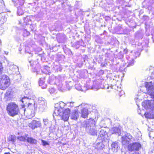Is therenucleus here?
Returning a JSON list of instances; mask_svg holds the SVG:
<instances>
[{
    "label": "nucleus",
    "instance_id": "4be33fe9",
    "mask_svg": "<svg viewBox=\"0 0 154 154\" xmlns=\"http://www.w3.org/2000/svg\"><path fill=\"white\" fill-rule=\"evenodd\" d=\"M8 140L14 143L16 140V136L14 135L10 136L8 138Z\"/></svg>",
    "mask_w": 154,
    "mask_h": 154
},
{
    "label": "nucleus",
    "instance_id": "5701e85b",
    "mask_svg": "<svg viewBox=\"0 0 154 154\" xmlns=\"http://www.w3.org/2000/svg\"><path fill=\"white\" fill-rule=\"evenodd\" d=\"M38 104L40 105H46V102L44 98L40 97L38 99Z\"/></svg>",
    "mask_w": 154,
    "mask_h": 154
},
{
    "label": "nucleus",
    "instance_id": "a19ab883",
    "mask_svg": "<svg viewBox=\"0 0 154 154\" xmlns=\"http://www.w3.org/2000/svg\"><path fill=\"white\" fill-rule=\"evenodd\" d=\"M34 116V113H33V114H32L31 115V116Z\"/></svg>",
    "mask_w": 154,
    "mask_h": 154
},
{
    "label": "nucleus",
    "instance_id": "bb28decb",
    "mask_svg": "<svg viewBox=\"0 0 154 154\" xmlns=\"http://www.w3.org/2000/svg\"><path fill=\"white\" fill-rule=\"evenodd\" d=\"M27 137L26 136H21L18 137L17 138L20 141H25L26 140Z\"/></svg>",
    "mask_w": 154,
    "mask_h": 154
},
{
    "label": "nucleus",
    "instance_id": "f8f14e48",
    "mask_svg": "<svg viewBox=\"0 0 154 154\" xmlns=\"http://www.w3.org/2000/svg\"><path fill=\"white\" fill-rule=\"evenodd\" d=\"M79 113L77 110H75L71 116V118L74 120H76L79 116Z\"/></svg>",
    "mask_w": 154,
    "mask_h": 154
},
{
    "label": "nucleus",
    "instance_id": "2f4dec72",
    "mask_svg": "<svg viewBox=\"0 0 154 154\" xmlns=\"http://www.w3.org/2000/svg\"><path fill=\"white\" fill-rule=\"evenodd\" d=\"M41 141L42 144L43 146H45L46 145H49V143L47 142L42 140Z\"/></svg>",
    "mask_w": 154,
    "mask_h": 154
},
{
    "label": "nucleus",
    "instance_id": "4c0bfd02",
    "mask_svg": "<svg viewBox=\"0 0 154 154\" xmlns=\"http://www.w3.org/2000/svg\"><path fill=\"white\" fill-rule=\"evenodd\" d=\"M26 98L25 97H23L22 98V100H21V101H22V102L23 103L24 102L26 101L25 100V99H26ZM27 99H28V98H27Z\"/></svg>",
    "mask_w": 154,
    "mask_h": 154
},
{
    "label": "nucleus",
    "instance_id": "72a5a7b5",
    "mask_svg": "<svg viewBox=\"0 0 154 154\" xmlns=\"http://www.w3.org/2000/svg\"><path fill=\"white\" fill-rule=\"evenodd\" d=\"M43 122L45 125L47 126L48 124V120L47 119H44L43 120Z\"/></svg>",
    "mask_w": 154,
    "mask_h": 154
},
{
    "label": "nucleus",
    "instance_id": "c9c22d12",
    "mask_svg": "<svg viewBox=\"0 0 154 154\" xmlns=\"http://www.w3.org/2000/svg\"><path fill=\"white\" fill-rule=\"evenodd\" d=\"M49 91L51 94H52L55 91L54 89L53 88H52L51 89H49Z\"/></svg>",
    "mask_w": 154,
    "mask_h": 154
},
{
    "label": "nucleus",
    "instance_id": "7ed1b4c3",
    "mask_svg": "<svg viewBox=\"0 0 154 154\" xmlns=\"http://www.w3.org/2000/svg\"><path fill=\"white\" fill-rule=\"evenodd\" d=\"M6 110L9 115L12 117L17 115L19 112L18 105L14 102L10 103L8 104Z\"/></svg>",
    "mask_w": 154,
    "mask_h": 154
},
{
    "label": "nucleus",
    "instance_id": "c85d7f7f",
    "mask_svg": "<svg viewBox=\"0 0 154 154\" xmlns=\"http://www.w3.org/2000/svg\"><path fill=\"white\" fill-rule=\"evenodd\" d=\"M150 114L148 113H145V116L146 118L149 119H152L154 118V116H152V117L150 116Z\"/></svg>",
    "mask_w": 154,
    "mask_h": 154
},
{
    "label": "nucleus",
    "instance_id": "e433bc0d",
    "mask_svg": "<svg viewBox=\"0 0 154 154\" xmlns=\"http://www.w3.org/2000/svg\"><path fill=\"white\" fill-rule=\"evenodd\" d=\"M116 89L120 93H121L122 94L124 93V91H122L121 88H119L118 87H117V89L116 88Z\"/></svg>",
    "mask_w": 154,
    "mask_h": 154
},
{
    "label": "nucleus",
    "instance_id": "f257e3e1",
    "mask_svg": "<svg viewBox=\"0 0 154 154\" xmlns=\"http://www.w3.org/2000/svg\"><path fill=\"white\" fill-rule=\"evenodd\" d=\"M95 125V122L94 119H89L84 121L82 123V127L85 128L86 131L92 135H96L97 131L93 128Z\"/></svg>",
    "mask_w": 154,
    "mask_h": 154
},
{
    "label": "nucleus",
    "instance_id": "b1692460",
    "mask_svg": "<svg viewBox=\"0 0 154 154\" xmlns=\"http://www.w3.org/2000/svg\"><path fill=\"white\" fill-rule=\"evenodd\" d=\"M24 23L26 24H30L31 23V19L30 16H27L24 18Z\"/></svg>",
    "mask_w": 154,
    "mask_h": 154
},
{
    "label": "nucleus",
    "instance_id": "9b49d317",
    "mask_svg": "<svg viewBox=\"0 0 154 154\" xmlns=\"http://www.w3.org/2000/svg\"><path fill=\"white\" fill-rule=\"evenodd\" d=\"M121 129L118 127H114L110 130L109 132L112 134H117L120 135L121 132Z\"/></svg>",
    "mask_w": 154,
    "mask_h": 154
},
{
    "label": "nucleus",
    "instance_id": "aec40b11",
    "mask_svg": "<svg viewBox=\"0 0 154 154\" xmlns=\"http://www.w3.org/2000/svg\"><path fill=\"white\" fill-rule=\"evenodd\" d=\"M26 140L27 142L31 144H35L37 143V140L32 137H27Z\"/></svg>",
    "mask_w": 154,
    "mask_h": 154
},
{
    "label": "nucleus",
    "instance_id": "f03ea898",
    "mask_svg": "<svg viewBox=\"0 0 154 154\" xmlns=\"http://www.w3.org/2000/svg\"><path fill=\"white\" fill-rule=\"evenodd\" d=\"M70 111L69 108L65 109L60 108L54 110V113L56 116H59L60 119L64 121H67L69 118Z\"/></svg>",
    "mask_w": 154,
    "mask_h": 154
},
{
    "label": "nucleus",
    "instance_id": "c03bdc74",
    "mask_svg": "<svg viewBox=\"0 0 154 154\" xmlns=\"http://www.w3.org/2000/svg\"><path fill=\"white\" fill-rule=\"evenodd\" d=\"M115 87H116V85H115Z\"/></svg>",
    "mask_w": 154,
    "mask_h": 154
},
{
    "label": "nucleus",
    "instance_id": "9d476101",
    "mask_svg": "<svg viewBox=\"0 0 154 154\" xmlns=\"http://www.w3.org/2000/svg\"><path fill=\"white\" fill-rule=\"evenodd\" d=\"M9 69L8 72L10 74H14L18 70V67L15 65L13 64L9 65Z\"/></svg>",
    "mask_w": 154,
    "mask_h": 154
},
{
    "label": "nucleus",
    "instance_id": "f704fd0d",
    "mask_svg": "<svg viewBox=\"0 0 154 154\" xmlns=\"http://www.w3.org/2000/svg\"><path fill=\"white\" fill-rule=\"evenodd\" d=\"M3 68L2 63L0 62V75L2 73Z\"/></svg>",
    "mask_w": 154,
    "mask_h": 154
},
{
    "label": "nucleus",
    "instance_id": "473e14b6",
    "mask_svg": "<svg viewBox=\"0 0 154 154\" xmlns=\"http://www.w3.org/2000/svg\"><path fill=\"white\" fill-rule=\"evenodd\" d=\"M134 60L133 59L131 61H130V62L129 63V64L127 65V66L129 67L133 65L134 64Z\"/></svg>",
    "mask_w": 154,
    "mask_h": 154
},
{
    "label": "nucleus",
    "instance_id": "a211bd4d",
    "mask_svg": "<svg viewBox=\"0 0 154 154\" xmlns=\"http://www.w3.org/2000/svg\"><path fill=\"white\" fill-rule=\"evenodd\" d=\"M81 114L82 117L84 118H86L89 114L88 109L86 108L83 109L81 111Z\"/></svg>",
    "mask_w": 154,
    "mask_h": 154
},
{
    "label": "nucleus",
    "instance_id": "dca6fc26",
    "mask_svg": "<svg viewBox=\"0 0 154 154\" xmlns=\"http://www.w3.org/2000/svg\"><path fill=\"white\" fill-rule=\"evenodd\" d=\"M100 88H106L109 89V87L108 86V85H106L105 86L103 85V86H102V85H100V86H97V85H94V86L92 87V89L94 90V91H96L98 90Z\"/></svg>",
    "mask_w": 154,
    "mask_h": 154
},
{
    "label": "nucleus",
    "instance_id": "6ab92c4d",
    "mask_svg": "<svg viewBox=\"0 0 154 154\" xmlns=\"http://www.w3.org/2000/svg\"><path fill=\"white\" fill-rule=\"evenodd\" d=\"M13 1L14 2V4L16 6H18V5L22 6L23 5L25 0H13Z\"/></svg>",
    "mask_w": 154,
    "mask_h": 154
},
{
    "label": "nucleus",
    "instance_id": "79ce46f5",
    "mask_svg": "<svg viewBox=\"0 0 154 154\" xmlns=\"http://www.w3.org/2000/svg\"><path fill=\"white\" fill-rule=\"evenodd\" d=\"M4 154H10L9 153L7 152V153H5Z\"/></svg>",
    "mask_w": 154,
    "mask_h": 154
},
{
    "label": "nucleus",
    "instance_id": "cd10ccee",
    "mask_svg": "<svg viewBox=\"0 0 154 154\" xmlns=\"http://www.w3.org/2000/svg\"><path fill=\"white\" fill-rule=\"evenodd\" d=\"M38 107L39 109L41 111H43L44 109H45L46 107V105H40L38 104Z\"/></svg>",
    "mask_w": 154,
    "mask_h": 154
},
{
    "label": "nucleus",
    "instance_id": "2eb2a0df",
    "mask_svg": "<svg viewBox=\"0 0 154 154\" xmlns=\"http://www.w3.org/2000/svg\"><path fill=\"white\" fill-rule=\"evenodd\" d=\"M107 133L106 131L101 129L99 133V136L101 137L102 140H104L107 135Z\"/></svg>",
    "mask_w": 154,
    "mask_h": 154
},
{
    "label": "nucleus",
    "instance_id": "c756f323",
    "mask_svg": "<svg viewBox=\"0 0 154 154\" xmlns=\"http://www.w3.org/2000/svg\"><path fill=\"white\" fill-rule=\"evenodd\" d=\"M23 36L24 37L27 36L29 34V32L26 31V29L24 30L23 31Z\"/></svg>",
    "mask_w": 154,
    "mask_h": 154
},
{
    "label": "nucleus",
    "instance_id": "20e7f679",
    "mask_svg": "<svg viewBox=\"0 0 154 154\" xmlns=\"http://www.w3.org/2000/svg\"><path fill=\"white\" fill-rule=\"evenodd\" d=\"M10 84L9 77L6 75H3L0 78V88L5 89Z\"/></svg>",
    "mask_w": 154,
    "mask_h": 154
},
{
    "label": "nucleus",
    "instance_id": "6e6552de",
    "mask_svg": "<svg viewBox=\"0 0 154 154\" xmlns=\"http://www.w3.org/2000/svg\"><path fill=\"white\" fill-rule=\"evenodd\" d=\"M142 106L146 109H151L154 110V100H146L144 101L142 103Z\"/></svg>",
    "mask_w": 154,
    "mask_h": 154
},
{
    "label": "nucleus",
    "instance_id": "58836bf2",
    "mask_svg": "<svg viewBox=\"0 0 154 154\" xmlns=\"http://www.w3.org/2000/svg\"><path fill=\"white\" fill-rule=\"evenodd\" d=\"M3 24V22L2 21H0V26H1Z\"/></svg>",
    "mask_w": 154,
    "mask_h": 154
},
{
    "label": "nucleus",
    "instance_id": "a878e982",
    "mask_svg": "<svg viewBox=\"0 0 154 154\" xmlns=\"http://www.w3.org/2000/svg\"><path fill=\"white\" fill-rule=\"evenodd\" d=\"M17 14L19 15H22L23 13V10L21 9V8L20 7L17 8Z\"/></svg>",
    "mask_w": 154,
    "mask_h": 154
},
{
    "label": "nucleus",
    "instance_id": "4468645a",
    "mask_svg": "<svg viewBox=\"0 0 154 154\" xmlns=\"http://www.w3.org/2000/svg\"><path fill=\"white\" fill-rule=\"evenodd\" d=\"M45 78H41L39 82V85L41 86L42 88H45L47 87V85L45 83Z\"/></svg>",
    "mask_w": 154,
    "mask_h": 154
},
{
    "label": "nucleus",
    "instance_id": "1a4fd4ad",
    "mask_svg": "<svg viewBox=\"0 0 154 154\" xmlns=\"http://www.w3.org/2000/svg\"><path fill=\"white\" fill-rule=\"evenodd\" d=\"M29 126L32 129L40 128L42 126V123L39 119L36 118L29 124Z\"/></svg>",
    "mask_w": 154,
    "mask_h": 154
},
{
    "label": "nucleus",
    "instance_id": "ddd939ff",
    "mask_svg": "<svg viewBox=\"0 0 154 154\" xmlns=\"http://www.w3.org/2000/svg\"><path fill=\"white\" fill-rule=\"evenodd\" d=\"M119 148V146L118 142H114L112 144L111 149L114 152H117Z\"/></svg>",
    "mask_w": 154,
    "mask_h": 154
},
{
    "label": "nucleus",
    "instance_id": "37998d69",
    "mask_svg": "<svg viewBox=\"0 0 154 154\" xmlns=\"http://www.w3.org/2000/svg\"><path fill=\"white\" fill-rule=\"evenodd\" d=\"M1 40H0V44H1Z\"/></svg>",
    "mask_w": 154,
    "mask_h": 154
},
{
    "label": "nucleus",
    "instance_id": "423d86ee",
    "mask_svg": "<svg viewBox=\"0 0 154 154\" xmlns=\"http://www.w3.org/2000/svg\"><path fill=\"white\" fill-rule=\"evenodd\" d=\"M141 145L140 143L135 142L129 144L128 146V149L131 152L138 151L141 149Z\"/></svg>",
    "mask_w": 154,
    "mask_h": 154
},
{
    "label": "nucleus",
    "instance_id": "ea45409f",
    "mask_svg": "<svg viewBox=\"0 0 154 154\" xmlns=\"http://www.w3.org/2000/svg\"><path fill=\"white\" fill-rule=\"evenodd\" d=\"M5 54L6 55H8V52L4 51Z\"/></svg>",
    "mask_w": 154,
    "mask_h": 154
},
{
    "label": "nucleus",
    "instance_id": "393cba45",
    "mask_svg": "<svg viewBox=\"0 0 154 154\" xmlns=\"http://www.w3.org/2000/svg\"><path fill=\"white\" fill-rule=\"evenodd\" d=\"M55 80V77L54 75H52L49 78L48 82L51 84H54Z\"/></svg>",
    "mask_w": 154,
    "mask_h": 154
},
{
    "label": "nucleus",
    "instance_id": "39448f33",
    "mask_svg": "<svg viewBox=\"0 0 154 154\" xmlns=\"http://www.w3.org/2000/svg\"><path fill=\"white\" fill-rule=\"evenodd\" d=\"M134 138L130 134L125 133L124 135L122 137V143L123 145H127L129 141H133Z\"/></svg>",
    "mask_w": 154,
    "mask_h": 154
},
{
    "label": "nucleus",
    "instance_id": "7c9ffc66",
    "mask_svg": "<svg viewBox=\"0 0 154 154\" xmlns=\"http://www.w3.org/2000/svg\"><path fill=\"white\" fill-rule=\"evenodd\" d=\"M31 66L33 67L36 64V62L33 60H31L29 61Z\"/></svg>",
    "mask_w": 154,
    "mask_h": 154
},
{
    "label": "nucleus",
    "instance_id": "f3484780",
    "mask_svg": "<svg viewBox=\"0 0 154 154\" xmlns=\"http://www.w3.org/2000/svg\"><path fill=\"white\" fill-rule=\"evenodd\" d=\"M65 106V104L62 102H60L59 103H56L55 105V109H59L60 108L63 109V107Z\"/></svg>",
    "mask_w": 154,
    "mask_h": 154
},
{
    "label": "nucleus",
    "instance_id": "0eeeda50",
    "mask_svg": "<svg viewBox=\"0 0 154 154\" xmlns=\"http://www.w3.org/2000/svg\"><path fill=\"white\" fill-rule=\"evenodd\" d=\"M145 87L146 88L147 92L152 98H154V86L151 82L146 83Z\"/></svg>",
    "mask_w": 154,
    "mask_h": 154
},
{
    "label": "nucleus",
    "instance_id": "412c9836",
    "mask_svg": "<svg viewBox=\"0 0 154 154\" xmlns=\"http://www.w3.org/2000/svg\"><path fill=\"white\" fill-rule=\"evenodd\" d=\"M104 146L102 143L100 142L97 143L95 146V147L98 150H101L104 147Z\"/></svg>",
    "mask_w": 154,
    "mask_h": 154
}]
</instances>
